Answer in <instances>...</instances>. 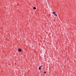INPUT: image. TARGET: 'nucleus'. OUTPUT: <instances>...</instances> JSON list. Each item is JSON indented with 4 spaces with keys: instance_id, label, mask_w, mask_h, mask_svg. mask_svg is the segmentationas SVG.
<instances>
[{
    "instance_id": "nucleus-3",
    "label": "nucleus",
    "mask_w": 76,
    "mask_h": 76,
    "mask_svg": "<svg viewBox=\"0 0 76 76\" xmlns=\"http://www.w3.org/2000/svg\"><path fill=\"white\" fill-rule=\"evenodd\" d=\"M33 9H34V10L36 9V8L35 7H34Z\"/></svg>"
},
{
    "instance_id": "nucleus-2",
    "label": "nucleus",
    "mask_w": 76,
    "mask_h": 76,
    "mask_svg": "<svg viewBox=\"0 0 76 76\" xmlns=\"http://www.w3.org/2000/svg\"><path fill=\"white\" fill-rule=\"evenodd\" d=\"M18 51H19V52H21V51H22V49L19 48L18 49Z\"/></svg>"
},
{
    "instance_id": "nucleus-5",
    "label": "nucleus",
    "mask_w": 76,
    "mask_h": 76,
    "mask_svg": "<svg viewBox=\"0 0 76 76\" xmlns=\"http://www.w3.org/2000/svg\"><path fill=\"white\" fill-rule=\"evenodd\" d=\"M44 73L45 74V73H46V72H44Z\"/></svg>"
},
{
    "instance_id": "nucleus-4",
    "label": "nucleus",
    "mask_w": 76,
    "mask_h": 76,
    "mask_svg": "<svg viewBox=\"0 0 76 76\" xmlns=\"http://www.w3.org/2000/svg\"><path fill=\"white\" fill-rule=\"evenodd\" d=\"M39 70H41V68L40 67H39Z\"/></svg>"
},
{
    "instance_id": "nucleus-7",
    "label": "nucleus",
    "mask_w": 76,
    "mask_h": 76,
    "mask_svg": "<svg viewBox=\"0 0 76 76\" xmlns=\"http://www.w3.org/2000/svg\"><path fill=\"white\" fill-rule=\"evenodd\" d=\"M41 67L42 66V65L41 66Z\"/></svg>"
},
{
    "instance_id": "nucleus-6",
    "label": "nucleus",
    "mask_w": 76,
    "mask_h": 76,
    "mask_svg": "<svg viewBox=\"0 0 76 76\" xmlns=\"http://www.w3.org/2000/svg\"><path fill=\"white\" fill-rule=\"evenodd\" d=\"M41 66H40L39 67H40L41 68Z\"/></svg>"
},
{
    "instance_id": "nucleus-1",
    "label": "nucleus",
    "mask_w": 76,
    "mask_h": 76,
    "mask_svg": "<svg viewBox=\"0 0 76 76\" xmlns=\"http://www.w3.org/2000/svg\"><path fill=\"white\" fill-rule=\"evenodd\" d=\"M53 14H54V15L55 16H57V15L56 14V13H55V12H53Z\"/></svg>"
}]
</instances>
